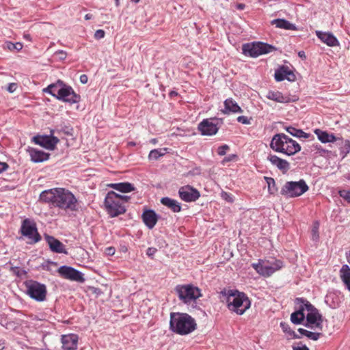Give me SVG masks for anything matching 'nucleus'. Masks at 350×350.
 Here are the masks:
<instances>
[{
  "mask_svg": "<svg viewBox=\"0 0 350 350\" xmlns=\"http://www.w3.org/2000/svg\"><path fill=\"white\" fill-rule=\"evenodd\" d=\"M265 180H266V183L267 184L268 191L269 193L275 194L278 191L275 180L271 177L267 176H265Z\"/></svg>",
  "mask_w": 350,
  "mask_h": 350,
  "instance_id": "nucleus-36",
  "label": "nucleus"
},
{
  "mask_svg": "<svg viewBox=\"0 0 350 350\" xmlns=\"http://www.w3.org/2000/svg\"><path fill=\"white\" fill-rule=\"evenodd\" d=\"M229 146L226 144L222 145L219 146L217 149V153L220 156H224L226 154L227 150H229Z\"/></svg>",
  "mask_w": 350,
  "mask_h": 350,
  "instance_id": "nucleus-46",
  "label": "nucleus"
},
{
  "mask_svg": "<svg viewBox=\"0 0 350 350\" xmlns=\"http://www.w3.org/2000/svg\"><path fill=\"white\" fill-rule=\"evenodd\" d=\"M180 198L185 202H195L200 196V192L195 188L186 185L180 188L178 191Z\"/></svg>",
  "mask_w": 350,
  "mask_h": 350,
  "instance_id": "nucleus-16",
  "label": "nucleus"
},
{
  "mask_svg": "<svg viewBox=\"0 0 350 350\" xmlns=\"http://www.w3.org/2000/svg\"><path fill=\"white\" fill-rule=\"evenodd\" d=\"M93 17V15L91 14H87L85 15V20H90V19H92Z\"/></svg>",
  "mask_w": 350,
  "mask_h": 350,
  "instance_id": "nucleus-61",
  "label": "nucleus"
},
{
  "mask_svg": "<svg viewBox=\"0 0 350 350\" xmlns=\"http://www.w3.org/2000/svg\"><path fill=\"white\" fill-rule=\"evenodd\" d=\"M228 308L238 315L243 314L251 306L247 295L237 290H229L227 293Z\"/></svg>",
  "mask_w": 350,
  "mask_h": 350,
  "instance_id": "nucleus-2",
  "label": "nucleus"
},
{
  "mask_svg": "<svg viewBox=\"0 0 350 350\" xmlns=\"http://www.w3.org/2000/svg\"><path fill=\"white\" fill-rule=\"evenodd\" d=\"M237 158V155L236 154H231V155H229L228 157H226L223 161H222V163H227V162H230L232 160H234V159Z\"/></svg>",
  "mask_w": 350,
  "mask_h": 350,
  "instance_id": "nucleus-53",
  "label": "nucleus"
},
{
  "mask_svg": "<svg viewBox=\"0 0 350 350\" xmlns=\"http://www.w3.org/2000/svg\"><path fill=\"white\" fill-rule=\"evenodd\" d=\"M64 82L60 79H58L55 83L49 85L46 88L43 89V92L51 94L52 96L56 98L59 94V90H60Z\"/></svg>",
  "mask_w": 350,
  "mask_h": 350,
  "instance_id": "nucleus-31",
  "label": "nucleus"
},
{
  "mask_svg": "<svg viewBox=\"0 0 350 350\" xmlns=\"http://www.w3.org/2000/svg\"><path fill=\"white\" fill-rule=\"evenodd\" d=\"M27 294L37 301H43L46 299V287L37 281L29 280L25 282Z\"/></svg>",
  "mask_w": 350,
  "mask_h": 350,
  "instance_id": "nucleus-10",
  "label": "nucleus"
},
{
  "mask_svg": "<svg viewBox=\"0 0 350 350\" xmlns=\"http://www.w3.org/2000/svg\"><path fill=\"white\" fill-rule=\"evenodd\" d=\"M266 97L269 100L280 103H288L291 102V98L288 96L283 95V94L279 91H269Z\"/></svg>",
  "mask_w": 350,
  "mask_h": 350,
  "instance_id": "nucleus-29",
  "label": "nucleus"
},
{
  "mask_svg": "<svg viewBox=\"0 0 350 350\" xmlns=\"http://www.w3.org/2000/svg\"><path fill=\"white\" fill-rule=\"evenodd\" d=\"M222 198L228 202H232V198L231 195L226 192L222 193Z\"/></svg>",
  "mask_w": 350,
  "mask_h": 350,
  "instance_id": "nucleus-54",
  "label": "nucleus"
},
{
  "mask_svg": "<svg viewBox=\"0 0 350 350\" xmlns=\"http://www.w3.org/2000/svg\"><path fill=\"white\" fill-rule=\"evenodd\" d=\"M116 197L118 199V200L120 201V202H121L122 204V202H129V200L131 199V197L129 196H123V195H120L118 193H117Z\"/></svg>",
  "mask_w": 350,
  "mask_h": 350,
  "instance_id": "nucleus-49",
  "label": "nucleus"
},
{
  "mask_svg": "<svg viewBox=\"0 0 350 350\" xmlns=\"http://www.w3.org/2000/svg\"><path fill=\"white\" fill-rule=\"evenodd\" d=\"M170 328L173 332H175V312H170Z\"/></svg>",
  "mask_w": 350,
  "mask_h": 350,
  "instance_id": "nucleus-45",
  "label": "nucleus"
},
{
  "mask_svg": "<svg viewBox=\"0 0 350 350\" xmlns=\"http://www.w3.org/2000/svg\"><path fill=\"white\" fill-rule=\"evenodd\" d=\"M317 36L325 44L329 46H336L339 45L337 38L331 33L323 32L321 31H316Z\"/></svg>",
  "mask_w": 350,
  "mask_h": 350,
  "instance_id": "nucleus-25",
  "label": "nucleus"
},
{
  "mask_svg": "<svg viewBox=\"0 0 350 350\" xmlns=\"http://www.w3.org/2000/svg\"><path fill=\"white\" fill-rule=\"evenodd\" d=\"M59 133H63L64 134H65L66 135H68V136H72L73 135V128L72 126H70V125L68 126H62L59 130Z\"/></svg>",
  "mask_w": 350,
  "mask_h": 350,
  "instance_id": "nucleus-42",
  "label": "nucleus"
},
{
  "mask_svg": "<svg viewBox=\"0 0 350 350\" xmlns=\"http://www.w3.org/2000/svg\"><path fill=\"white\" fill-rule=\"evenodd\" d=\"M53 131H51L50 135H36L32 138V142L47 150H53L59 142V139L53 135Z\"/></svg>",
  "mask_w": 350,
  "mask_h": 350,
  "instance_id": "nucleus-15",
  "label": "nucleus"
},
{
  "mask_svg": "<svg viewBox=\"0 0 350 350\" xmlns=\"http://www.w3.org/2000/svg\"><path fill=\"white\" fill-rule=\"evenodd\" d=\"M6 45L8 49H9L10 51H20L23 48V44L21 42L12 43L11 42H8Z\"/></svg>",
  "mask_w": 350,
  "mask_h": 350,
  "instance_id": "nucleus-41",
  "label": "nucleus"
},
{
  "mask_svg": "<svg viewBox=\"0 0 350 350\" xmlns=\"http://www.w3.org/2000/svg\"><path fill=\"white\" fill-rule=\"evenodd\" d=\"M16 88L17 84L16 83H9L8 87L7 88V90L9 92L12 93L16 90Z\"/></svg>",
  "mask_w": 350,
  "mask_h": 350,
  "instance_id": "nucleus-51",
  "label": "nucleus"
},
{
  "mask_svg": "<svg viewBox=\"0 0 350 350\" xmlns=\"http://www.w3.org/2000/svg\"><path fill=\"white\" fill-rule=\"evenodd\" d=\"M56 99L72 105L81 101V96L77 94L70 85L64 83L62 88L59 90Z\"/></svg>",
  "mask_w": 350,
  "mask_h": 350,
  "instance_id": "nucleus-13",
  "label": "nucleus"
},
{
  "mask_svg": "<svg viewBox=\"0 0 350 350\" xmlns=\"http://www.w3.org/2000/svg\"><path fill=\"white\" fill-rule=\"evenodd\" d=\"M59 188H53L43 191L40 195V201L51 204L54 206Z\"/></svg>",
  "mask_w": 350,
  "mask_h": 350,
  "instance_id": "nucleus-26",
  "label": "nucleus"
},
{
  "mask_svg": "<svg viewBox=\"0 0 350 350\" xmlns=\"http://www.w3.org/2000/svg\"><path fill=\"white\" fill-rule=\"evenodd\" d=\"M161 203L175 212V200L168 197H164L161 199Z\"/></svg>",
  "mask_w": 350,
  "mask_h": 350,
  "instance_id": "nucleus-38",
  "label": "nucleus"
},
{
  "mask_svg": "<svg viewBox=\"0 0 350 350\" xmlns=\"http://www.w3.org/2000/svg\"><path fill=\"white\" fill-rule=\"evenodd\" d=\"M44 238L52 252L59 254H68L65 245L60 241L47 234H44Z\"/></svg>",
  "mask_w": 350,
  "mask_h": 350,
  "instance_id": "nucleus-19",
  "label": "nucleus"
},
{
  "mask_svg": "<svg viewBox=\"0 0 350 350\" xmlns=\"http://www.w3.org/2000/svg\"><path fill=\"white\" fill-rule=\"evenodd\" d=\"M176 334L187 335L197 328L196 320L187 313L176 312Z\"/></svg>",
  "mask_w": 350,
  "mask_h": 350,
  "instance_id": "nucleus-7",
  "label": "nucleus"
},
{
  "mask_svg": "<svg viewBox=\"0 0 350 350\" xmlns=\"http://www.w3.org/2000/svg\"><path fill=\"white\" fill-rule=\"evenodd\" d=\"M314 132L317 135L319 140L324 144L328 142H334L339 139V138L335 137L334 134L328 133L327 131H324L319 129H315Z\"/></svg>",
  "mask_w": 350,
  "mask_h": 350,
  "instance_id": "nucleus-30",
  "label": "nucleus"
},
{
  "mask_svg": "<svg viewBox=\"0 0 350 350\" xmlns=\"http://www.w3.org/2000/svg\"><path fill=\"white\" fill-rule=\"evenodd\" d=\"M297 310L291 315V321L294 324H301L305 319L304 304L306 303V299L297 298L295 300Z\"/></svg>",
  "mask_w": 350,
  "mask_h": 350,
  "instance_id": "nucleus-17",
  "label": "nucleus"
},
{
  "mask_svg": "<svg viewBox=\"0 0 350 350\" xmlns=\"http://www.w3.org/2000/svg\"><path fill=\"white\" fill-rule=\"evenodd\" d=\"M27 152L29 154L31 160L33 163H40L47 161L51 155L49 153L33 148H29Z\"/></svg>",
  "mask_w": 350,
  "mask_h": 350,
  "instance_id": "nucleus-24",
  "label": "nucleus"
},
{
  "mask_svg": "<svg viewBox=\"0 0 350 350\" xmlns=\"http://www.w3.org/2000/svg\"><path fill=\"white\" fill-rule=\"evenodd\" d=\"M57 273L60 277L66 280L79 283H83L85 281L82 272L70 266L62 265L59 267Z\"/></svg>",
  "mask_w": 350,
  "mask_h": 350,
  "instance_id": "nucleus-14",
  "label": "nucleus"
},
{
  "mask_svg": "<svg viewBox=\"0 0 350 350\" xmlns=\"http://www.w3.org/2000/svg\"><path fill=\"white\" fill-rule=\"evenodd\" d=\"M345 149L347 150V151L349 152V150H350V142L349 140H345Z\"/></svg>",
  "mask_w": 350,
  "mask_h": 350,
  "instance_id": "nucleus-59",
  "label": "nucleus"
},
{
  "mask_svg": "<svg viewBox=\"0 0 350 350\" xmlns=\"http://www.w3.org/2000/svg\"><path fill=\"white\" fill-rule=\"evenodd\" d=\"M338 193L341 198L345 200L348 203H350V190H340Z\"/></svg>",
  "mask_w": 350,
  "mask_h": 350,
  "instance_id": "nucleus-44",
  "label": "nucleus"
},
{
  "mask_svg": "<svg viewBox=\"0 0 350 350\" xmlns=\"http://www.w3.org/2000/svg\"><path fill=\"white\" fill-rule=\"evenodd\" d=\"M267 160L283 174L286 173L290 169V163L286 160L281 159L275 154H269Z\"/></svg>",
  "mask_w": 350,
  "mask_h": 350,
  "instance_id": "nucleus-21",
  "label": "nucleus"
},
{
  "mask_svg": "<svg viewBox=\"0 0 350 350\" xmlns=\"http://www.w3.org/2000/svg\"><path fill=\"white\" fill-rule=\"evenodd\" d=\"M79 337L77 334H71L62 336V349L64 350H76L77 349Z\"/></svg>",
  "mask_w": 350,
  "mask_h": 350,
  "instance_id": "nucleus-22",
  "label": "nucleus"
},
{
  "mask_svg": "<svg viewBox=\"0 0 350 350\" xmlns=\"http://www.w3.org/2000/svg\"><path fill=\"white\" fill-rule=\"evenodd\" d=\"M142 218L149 229L153 228L158 221L157 214L152 209H146L142 215Z\"/></svg>",
  "mask_w": 350,
  "mask_h": 350,
  "instance_id": "nucleus-23",
  "label": "nucleus"
},
{
  "mask_svg": "<svg viewBox=\"0 0 350 350\" xmlns=\"http://www.w3.org/2000/svg\"><path fill=\"white\" fill-rule=\"evenodd\" d=\"M286 131L291 135L297 137L308 138L309 135L308 133L304 132L302 130L297 129L292 126L286 127Z\"/></svg>",
  "mask_w": 350,
  "mask_h": 350,
  "instance_id": "nucleus-34",
  "label": "nucleus"
},
{
  "mask_svg": "<svg viewBox=\"0 0 350 350\" xmlns=\"http://www.w3.org/2000/svg\"><path fill=\"white\" fill-rule=\"evenodd\" d=\"M198 128L203 135H213L216 134L218 131L217 124L208 119L203 120L198 124Z\"/></svg>",
  "mask_w": 350,
  "mask_h": 350,
  "instance_id": "nucleus-20",
  "label": "nucleus"
},
{
  "mask_svg": "<svg viewBox=\"0 0 350 350\" xmlns=\"http://www.w3.org/2000/svg\"><path fill=\"white\" fill-rule=\"evenodd\" d=\"M117 193L113 191H109L104 200L105 210L111 217H118L124 214L126 209L117 198Z\"/></svg>",
  "mask_w": 350,
  "mask_h": 350,
  "instance_id": "nucleus-5",
  "label": "nucleus"
},
{
  "mask_svg": "<svg viewBox=\"0 0 350 350\" xmlns=\"http://www.w3.org/2000/svg\"><path fill=\"white\" fill-rule=\"evenodd\" d=\"M243 53L245 55L252 57H256L259 55L269 53L273 51L274 46L263 42H255L252 44H245L243 45Z\"/></svg>",
  "mask_w": 350,
  "mask_h": 350,
  "instance_id": "nucleus-11",
  "label": "nucleus"
},
{
  "mask_svg": "<svg viewBox=\"0 0 350 350\" xmlns=\"http://www.w3.org/2000/svg\"><path fill=\"white\" fill-rule=\"evenodd\" d=\"M237 8L238 10H243L245 8V4L243 3H238L237 5H236Z\"/></svg>",
  "mask_w": 350,
  "mask_h": 350,
  "instance_id": "nucleus-60",
  "label": "nucleus"
},
{
  "mask_svg": "<svg viewBox=\"0 0 350 350\" xmlns=\"http://www.w3.org/2000/svg\"><path fill=\"white\" fill-rule=\"evenodd\" d=\"M347 258L348 262L350 264V251H349V253L348 254V255L347 256Z\"/></svg>",
  "mask_w": 350,
  "mask_h": 350,
  "instance_id": "nucleus-64",
  "label": "nucleus"
},
{
  "mask_svg": "<svg viewBox=\"0 0 350 350\" xmlns=\"http://www.w3.org/2000/svg\"><path fill=\"white\" fill-rule=\"evenodd\" d=\"M54 207L70 211H77L79 210L78 201L75 195L64 188H59Z\"/></svg>",
  "mask_w": 350,
  "mask_h": 350,
  "instance_id": "nucleus-3",
  "label": "nucleus"
},
{
  "mask_svg": "<svg viewBox=\"0 0 350 350\" xmlns=\"http://www.w3.org/2000/svg\"><path fill=\"white\" fill-rule=\"evenodd\" d=\"M298 332L301 335H304L312 340H317L321 336V333L312 332L306 330L304 328H299Z\"/></svg>",
  "mask_w": 350,
  "mask_h": 350,
  "instance_id": "nucleus-35",
  "label": "nucleus"
},
{
  "mask_svg": "<svg viewBox=\"0 0 350 350\" xmlns=\"http://www.w3.org/2000/svg\"><path fill=\"white\" fill-rule=\"evenodd\" d=\"M178 298L185 304H196L197 299L203 296L202 290L191 284L176 286Z\"/></svg>",
  "mask_w": 350,
  "mask_h": 350,
  "instance_id": "nucleus-4",
  "label": "nucleus"
},
{
  "mask_svg": "<svg viewBox=\"0 0 350 350\" xmlns=\"http://www.w3.org/2000/svg\"><path fill=\"white\" fill-rule=\"evenodd\" d=\"M319 224L318 221H315L312 228V237L313 240H317L319 238Z\"/></svg>",
  "mask_w": 350,
  "mask_h": 350,
  "instance_id": "nucleus-43",
  "label": "nucleus"
},
{
  "mask_svg": "<svg viewBox=\"0 0 350 350\" xmlns=\"http://www.w3.org/2000/svg\"><path fill=\"white\" fill-rule=\"evenodd\" d=\"M9 168V165L5 162L0 161V174L6 171Z\"/></svg>",
  "mask_w": 350,
  "mask_h": 350,
  "instance_id": "nucleus-52",
  "label": "nucleus"
},
{
  "mask_svg": "<svg viewBox=\"0 0 350 350\" xmlns=\"http://www.w3.org/2000/svg\"><path fill=\"white\" fill-rule=\"evenodd\" d=\"M10 270L18 278H21L27 274V271L25 270L21 269L18 267H11Z\"/></svg>",
  "mask_w": 350,
  "mask_h": 350,
  "instance_id": "nucleus-39",
  "label": "nucleus"
},
{
  "mask_svg": "<svg viewBox=\"0 0 350 350\" xmlns=\"http://www.w3.org/2000/svg\"><path fill=\"white\" fill-rule=\"evenodd\" d=\"M271 148L277 152L293 156L301 150L300 145L284 133L273 135L270 143Z\"/></svg>",
  "mask_w": 350,
  "mask_h": 350,
  "instance_id": "nucleus-1",
  "label": "nucleus"
},
{
  "mask_svg": "<svg viewBox=\"0 0 350 350\" xmlns=\"http://www.w3.org/2000/svg\"><path fill=\"white\" fill-rule=\"evenodd\" d=\"M20 232L21 234L29 241V244H35L39 242L42 237L39 234L36 224L29 219H25L21 224Z\"/></svg>",
  "mask_w": 350,
  "mask_h": 350,
  "instance_id": "nucleus-9",
  "label": "nucleus"
},
{
  "mask_svg": "<svg viewBox=\"0 0 350 350\" xmlns=\"http://www.w3.org/2000/svg\"><path fill=\"white\" fill-rule=\"evenodd\" d=\"M340 277L348 291L350 292V267L347 265L342 266L340 270Z\"/></svg>",
  "mask_w": 350,
  "mask_h": 350,
  "instance_id": "nucleus-32",
  "label": "nucleus"
},
{
  "mask_svg": "<svg viewBox=\"0 0 350 350\" xmlns=\"http://www.w3.org/2000/svg\"><path fill=\"white\" fill-rule=\"evenodd\" d=\"M106 253L108 255H113L115 253V248L113 247H109L106 249Z\"/></svg>",
  "mask_w": 350,
  "mask_h": 350,
  "instance_id": "nucleus-58",
  "label": "nucleus"
},
{
  "mask_svg": "<svg viewBox=\"0 0 350 350\" xmlns=\"http://www.w3.org/2000/svg\"><path fill=\"white\" fill-rule=\"evenodd\" d=\"M304 306H305L304 308L307 311L306 326L311 329H319L321 331L323 329V317L319 310L307 300L306 303L304 304Z\"/></svg>",
  "mask_w": 350,
  "mask_h": 350,
  "instance_id": "nucleus-8",
  "label": "nucleus"
},
{
  "mask_svg": "<svg viewBox=\"0 0 350 350\" xmlns=\"http://www.w3.org/2000/svg\"><path fill=\"white\" fill-rule=\"evenodd\" d=\"M157 252V249L156 247H150L147 249L146 255L151 259H153L154 256Z\"/></svg>",
  "mask_w": 350,
  "mask_h": 350,
  "instance_id": "nucleus-47",
  "label": "nucleus"
},
{
  "mask_svg": "<svg viewBox=\"0 0 350 350\" xmlns=\"http://www.w3.org/2000/svg\"><path fill=\"white\" fill-rule=\"evenodd\" d=\"M252 266L260 275L264 277H269L273 273L282 269L283 262L280 260H275V267H272L269 262L259 260L258 263H253Z\"/></svg>",
  "mask_w": 350,
  "mask_h": 350,
  "instance_id": "nucleus-12",
  "label": "nucleus"
},
{
  "mask_svg": "<svg viewBox=\"0 0 350 350\" xmlns=\"http://www.w3.org/2000/svg\"><path fill=\"white\" fill-rule=\"evenodd\" d=\"M79 80L82 84H85L88 82V77L86 75L83 74L80 76Z\"/></svg>",
  "mask_w": 350,
  "mask_h": 350,
  "instance_id": "nucleus-56",
  "label": "nucleus"
},
{
  "mask_svg": "<svg viewBox=\"0 0 350 350\" xmlns=\"http://www.w3.org/2000/svg\"><path fill=\"white\" fill-rule=\"evenodd\" d=\"M308 189L304 180L288 181L282 187L280 193L286 198H297L306 192Z\"/></svg>",
  "mask_w": 350,
  "mask_h": 350,
  "instance_id": "nucleus-6",
  "label": "nucleus"
},
{
  "mask_svg": "<svg viewBox=\"0 0 350 350\" xmlns=\"http://www.w3.org/2000/svg\"><path fill=\"white\" fill-rule=\"evenodd\" d=\"M165 154V149H154L149 153L150 160H157L159 157Z\"/></svg>",
  "mask_w": 350,
  "mask_h": 350,
  "instance_id": "nucleus-37",
  "label": "nucleus"
},
{
  "mask_svg": "<svg viewBox=\"0 0 350 350\" xmlns=\"http://www.w3.org/2000/svg\"><path fill=\"white\" fill-rule=\"evenodd\" d=\"M108 187L121 193H129L136 189L133 184L129 182L111 183L108 185Z\"/></svg>",
  "mask_w": 350,
  "mask_h": 350,
  "instance_id": "nucleus-28",
  "label": "nucleus"
},
{
  "mask_svg": "<svg viewBox=\"0 0 350 350\" xmlns=\"http://www.w3.org/2000/svg\"><path fill=\"white\" fill-rule=\"evenodd\" d=\"M293 350H310L306 345L293 346Z\"/></svg>",
  "mask_w": 350,
  "mask_h": 350,
  "instance_id": "nucleus-55",
  "label": "nucleus"
},
{
  "mask_svg": "<svg viewBox=\"0 0 350 350\" xmlns=\"http://www.w3.org/2000/svg\"><path fill=\"white\" fill-rule=\"evenodd\" d=\"M135 145H136V143L134 142H129L128 143V146H135Z\"/></svg>",
  "mask_w": 350,
  "mask_h": 350,
  "instance_id": "nucleus-63",
  "label": "nucleus"
},
{
  "mask_svg": "<svg viewBox=\"0 0 350 350\" xmlns=\"http://www.w3.org/2000/svg\"><path fill=\"white\" fill-rule=\"evenodd\" d=\"M280 327L284 332L288 333L291 336H293L294 338H297L295 332L291 329L290 326L288 323L285 322H281Z\"/></svg>",
  "mask_w": 350,
  "mask_h": 350,
  "instance_id": "nucleus-40",
  "label": "nucleus"
},
{
  "mask_svg": "<svg viewBox=\"0 0 350 350\" xmlns=\"http://www.w3.org/2000/svg\"><path fill=\"white\" fill-rule=\"evenodd\" d=\"M224 109H221L224 114H229L230 113H242V109L232 98H228L224 102Z\"/></svg>",
  "mask_w": 350,
  "mask_h": 350,
  "instance_id": "nucleus-27",
  "label": "nucleus"
},
{
  "mask_svg": "<svg viewBox=\"0 0 350 350\" xmlns=\"http://www.w3.org/2000/svg\"><path fill=\"white\" fill-rule=\"evenodd\" d=\"M298 55L301 58H306V55L304 51H299Z\"/></svg>",
  "mask_w": 350,
  "mask_h": 350,
  "instance_id": "nucleus-62",
  "label": "nucleus"
},
{
  "mask_svg": "<svg viewBox=\"0 0 350 350\" xmlns=\"http://www.w3.org/2000/svg\"><path fill=\"white\" fill-rule=\"evenodd\" d=\"M57 54H58V55H59V59L63 60V59H66V52H64V51H62V50L58 51L57 52Z\"/></svg>",
  "mask_w": 350,
  "mask_h": 350,
  "instance_id": "nucleus-57",
  "label": "nucleus"
},
{
  "mask_svg": "<svg viewBox=\"0 0 350 350\" xmlns=\"http://www.w3.org/2000/svg\"><path fill=\"white\" fill-rule=\"evenodd\" d=\"M272 25H275L276 27L288 29V30H296L297 28L294 24L291 23L289 21L285 19H274L271 21Z\"/></svg>",
  "mask_w": 350,
  "mask_h": 350,
  "instance_id": "nucleus-33",
  "label": "nucleus"
},
{
  "mask_svg": "<svg viewBox=\"0 0 350 350\" xmlns=\"http://www.w3.org/2000/svg\"><path fill=\"white\" fill-rule=\"evenodd\" d=\"M105 32L103 29H98L94 33V38L96 40H100L101 38H103L105 37Z\"/></svg>",
  "mask_w": 350,
  "mask_h": 350,
  "instance_id": "nucleus-48",
  "label": "nucleus"
},
{
  "mask_svg": "<svg viewBox=\"0 0 350 350\" xmlns=\"http://www.w3.org/2000/svg\"><path fill=\"white\" fill-rule=\"evenodd\" d=\"M275 79L276 81H282L287 79L289 81H295L296 76L288 66H282L275 72Z\"/></svg>",
  "mask_w": 350,
  "mask_h": 350,
  "instance_id": "nucleus-18",
  "label": "nucleus"
},
{
  "mask_svg": "<svg viewBox=\"0 0 350 350\" xmlns=\"http://www.w3.org/2000/svg\"><path fill=\"white\" fill-rule=\"evenodd\" d=\"M237 121L239 122H241V123L244 124H249L250 123V122L248 120L247 117L244 116H239L237 118Z\"/></svg>",
  "mask_w": 350,
  "mask_h": 350,
  "instance_id": "nucleus-50",
  "label": "nucleus"
}]
</instances>
